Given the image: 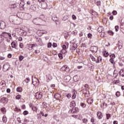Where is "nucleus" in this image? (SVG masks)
<instances>
[{"label": "nucleus", "mask_w": 124, "mask_h": 124, "mask_svg": "<svg viewBox=\"0 0 124 124\" xmlns=\"http://www.w3.org/2000/svg\"><path fill=\"white\" fill-rule=\"evenodd\" d=\"M43 96V94L41 92H37L35 94V97L36 99H41Z\"/></svg>", "instance_id": "7ed1b4c3"}, {"label": "nucleus", "mask_w": 124, "mask_h": 124, "mask_svg": "<svg viewBox=\"0 0 124 124\" xmlns=\"http://www.w3.org/2000/svg\"><path fill=\"white\" fill-rule=\"evenodd\" d=\"M66 97H67V98H68V99H69V98H71V94L70 93H68L66 95Z\"/></svg>", "instance_id": "a19ab883"}, {"label": "nucleus", "mask_w": 124, "mask_h": 124, "mask_svg": "<svg viewBox=\"0 0 124 124\" xmlns=\"http://www.w3.org/2000/svg\"><path fill=\"white\" fill-rule=\"evenodd\" d=\"M39 32H40L41 33H42L43 34H46L47 33V31L45 30H40L38 31Z\"/></svg>", "instance_id": "412c9836"}, {"label": "nucleus", "mask_w": 124, "mask_h": 124, "mask_svg": "<svg viewBox=\"0 0 124 124\" xmlns=\"http://www.w3.org/2000/svg\"><path fill=\"white\" fill-rule=\"evenodd\" d=\"M7 33H7V32H3L1 33V35L2 36H3L4 37H5V38H6V37H7V36H8V35Z\"/></svg>", "instance_id": "dca6fc26"}, {"label": "nucleus", "mask_w": 124, "mask_h": 124, "mask_svg": "<svg viewBox=\"0 0 124 124\" xmlns=\"http://www.w3.org/2000/svg\"><path fill=\"white\" fill-rule=\"evenodd\" d=\"M72 17L73 20H76V16L75 15H73Z\"/></svg>", "instance_id": "8fccbe9b"}, {"label": "nucleus", "mask_w": 124, "mask_h": 124, "mask_svg": "<svg viewBox=\"0 0 124 124\" xmlns=\"http://www.w3.org/2000/svg\"><path fill=\"white\" fill-rule=\"evenodd\" d=\"M116 31H119V26H116L115 27Z\"/></svg>", "instance_id": "3c124183"}, {"label": "nucleus", "mask_w": 124, "mask_h": 124, "mask_svg": "<svg viewBox=\"0 0 124 124\" xmlns=\"http://www.w3.org/2000/svg\"><path fill=\"white\" fill-rule=\"evenodd\" d=\"M12 48H16V43L13 41L11 43Z\"/></svg>", "instance_id": "aec40b11"}, {"label": "nucleus", "mask_w": 124, "mask_h": 124, "mask_svg": "<svg viewBox=\"0 0 124 124\" xmlns=\"http://www.w3.org/2000/svg\"><path fill=\"white\" fill-rule=\"evenodd\" d=\"M37 118L38 120H40V119H41V115L40 114V113L37 114Z\"/></svg>", "instance_id": "f704fd0d"}, {"label": "nucleus", "mask_w": 124, "mask_h": 124, "mask_svg": "<svg viewBox=\"0 0 124 124\" xmlns=\"http://www.w3.org/2000/svg\"><path fill=\"white\" fill-rule=\"evenodd\" d=\"M91 123H93L94 122V118L92 117L91 119Z\"/></svg>", "instance_id": "680f3d73"}, {"label": "nucleus", "mask_w": 124, "mask_h": 124, "mask_svg": "<svg viewBox=\"0 0 124 124\" xmlns=\"http://www.w3.org/2000/svg\"><path fill=\"white\" fill-rule=\"evenodd\" d=\"M43 20H42V19H41V18H39V17H37V18H35L33 19V23L35 24V25H40V23H42Z\"/></svg>", "instance_id": "f257e3e1"}, {"label": "nucleus", "mask_w": 124, "mask_h": 124, "mask_svg": "<svg viewBox=\"0 0 124 124\" xmlns=\"http://www.w3.org/2000/svg\"><path fill=\"white\" fill-rule=\"evenodd\" d=\"M116 95L118 97H119V96H120L121 95V94H120V92H117L116 93Z\"/></svg>", "instance_id": "37998d69"}, {"label": "nucleus", "mask_w": 124, "mask_h": 124, "mask_svg": "<svg viewBox=\"0 0 124 124\" xmlns=\"http://www.w3.org/2000/svg\"><path fill=\"white\" fill-rule=\"evenodd\" d=\"M67 66V65L63 66L62 67L61 69H62V70H63L64 71H65V69H66Z\"/></svg>", "instance_id": "4c0bfd02"}, {"label": "nucleus", "mask_w": 124, "mask_h": 124, "mask_svg": "<svg viewBox=\"0 0 124 124\" xmlns=\"http://www.w3.org/2000/svg\"><path fill=\"white\" fill-rule=\"evenodd\" d=\"M5 84H4V82L3 81H1V82H0V86H4Z\"/></svg>", "instance_id": "4d7b16f0"}, {"label": "nucleus", "mask_w": 124, "mask_h": 124, "mask_svg": "<svg viewBox=\"0 0 124 124\" xmlns=\"http://www.w3.org/2000/svg\"><path fill=\"white\" fill-rule=\"evenodd\" d=\"M30 9H31V10H33V11H34V10H35V8H34L33 5H31Z\"/></svg>", "instance_id": "ea45409f"}, {"label": "nucleus", "mask_w": 124, "mask_h": 124, "mask_svg": "<svg viewBox=\"0 0 124 124\" xmlns=\"http://www.w3.org/2000/svg\"><path fill=\"white\" fill-rule=\"evenodd\" d=\"M108 56H109V54H108V52L106 53V54L104 53V57H105L106 58H107Z\"/></svg>", "instance_id": "bf43d9fd"}, {"label": "nucleus", "mask_w": 124, "mask_h": 124, "mask_svg": "<svg viewBox=\"0 0 124 124\" xmlns=\"http://www.w3.org/2000/svg\"><path fill=\"white\" fill-rule=\"evenodd\" d=\"M8 35L9 36L10 39H12V37L11 36V33H7Z\"/></svg>", "instance_id": "de8ad7c7"}, {"label": "nucleus", "mask_w": 124, "mask_h": 124, "mask_svg": "<svg viewBox=\"0 0 124 124\" xmlns=\"http://www.w3.org/2000/svg\"><path fill=\"white\" fill-rule=\"evenodd\" d=\"M58 56L61 60H62V59H63V57H62V54L59 53Z\"/></svg>", "instance_id": "c756f323"}, {"label": "nucleus", "mask_w": 124, "mask_h": 124, "mask_svg": "<svg viewBox=\"0 0 124 124\" xmlns=\"http://www.w3.org/2000/svg\"><path fill=\"white\" fill-rule=\"evenodd\" d=\"M113 15H117V11H113L112 12Z\"/></svg>", "instance_id": "052dcab7"}, {"label": "nucleus", "mask_w": 124, "mask_h": 124, "mask_svg": "<svg viewBox=\"0 0 124 124\" xmlns=\"http://www.w3.org/2000/svg\"><path fill=\"white\" fill-rule=\"evenodd\" d=\"M32 110H33V111H35V112H36L37 111V108H36V107L34 106L32 108Z\"/></svg>", "instance_id": "72a5a7b5"}, {"label": "nucleus", "mask_w": 124, "mask_h": 124, "mask_svg": "<svg viewBox=\"0 0 124 124\" xmlns=\"http://www.w3.org/2000/svg\"><path fill=\"white\" fill-rule=\"evenodd\" d=\"M102 61V57H101V56H99L97 57L95 62L96 63H99V62H101Z\"/></svg>", "instance_id": "9b49d317"}, {"label": "nucleus", "mask_w": 124, "mask_h": 124, "mask_svg": "<svg viewBox=\"0 0 124 124\" xmlns=\"http://www.w3.org/2000/svg\"><path fill=\"white\" fill-rule=\"evenodd\" d=\"M72 98H73V99H75L76 98V92H75L73 93Z\"/></svg>", "instance_id": "cd10ccee"}, {"label": "nucleus", "mask_w": 124, "mask_h": 124, "mask_svg": "<svg viewBox=\"0 0 124 124\" xmlns=\"http://www.w3.org/2000/svg\"><path fill=\"white\" fill-rule=\"evenodd\" d=\"M12 57V54H8V58H11Z\"/></svg>", "instance_id": "338daca9"}, {"label": "nucleus", "mask_w": 124, "mask_h": 124, "mask_svg": "<svg viewBox=\"0 0 124 124\" xmlns=\"http://www.w3.org/2000/svg\"><path fill=\"white\" fill-rule=\"evenodd\" d=\"M83 123L84 124H87L88 123V119H86V118H84L82 120Z\"/></svg>", "instance_id": "a878e982"}, {"label": "nucleus", "mask_w": 124, "mask_h": 124, "mask_svg": "<svg viewBox=\"0 0 124 124\" xmlns=\"http://www.w3.org/2000/svg\"><path fill=\"white\" fill-rule=\"evenodd\" d=\"M120 75L122 77H124V69H123L119 72Z\"/></svg>", "instance_id": "f3484780"}, {"label": "nucleus", "mask_w": 124, "mask_h": 124, "mask_svg": "<svg viewBox=\"0 0 124 124\" xmlns=\"http://www.w3.org/2000/svg\"><path fill=\"white\" fill-rule=\"evenodd\" d=\"M10 68V65L8 63H5L3 66V71H7Z\"/></svg>", "instance_id": "20e7f679"}, {"label": "nucleus", "mask_w": 124, "mask_h": 124, "mask_svg": "<svg viewBox=\"0 0 124 124\" xmlns=\"http://www.w3.org/2000/svg\"><path fill=\"white\" fill-rule=\"evenodd\" d=\"M113 19H114V16H110L109 17V20L112 21L113 20Z\"/></svg>", "instance_id": "13d9d810"}, {"label": "nucleus", "mask_w": 124, "mask_h": 124, "mask_svg": "<svg viewBox=\"0 0 124 124\" xmlns=\"http://www.w3.org/2000/svg\"><path fill=\"white\" fill-rule=\"evenodd\" d=\"M106 117H107V120H109L110 119V118L111 117V114H107Z\"/></svg>", "instance_id": "c85d7f7f"}, {"label": "nucleus", "mask_w": 124, "mask_h": 124, "mask_svg": "<svg viewBox=\"0 0 124 124\" xmlns=\"http://www.w3.org/2000/svg\"><path fill=\"white\" fill-rule=\"evenodd\" d=\"M64 79L66 82H69L71 80V77L69 76H67L64 77Z\"/></svg>", "instance_id": "ddd939ff"}, {"label": "nucleus", "mask_w": 124, "mask_h": 124, "mask_svg": "<svg viewBox=\"0 0 124 124\" xmlns=\"http://www.w3.org/2000/svg\"><path fill=\"white\" fill-rule=\"evenodd\" d=\"M0 110L2 112V113H3V114H5V112H6L5 108H1Z\"/></svg>", "instance_id": "393cba45"}, {"label": "nucleus", "mask_w": 124, "mask_h": 124, "mask_svg": "<svg viewBox=\"0 0 124 124\" xmlns=\"http://www.w3.org/2000/svg\"><path fill=\"white\" fill-rule=\"evenodd\" d=\"M52 20H53V21H57L58 20V17H57V16H54L52 17Z\"/></svg>", "instance_id": "c9c22d12"}, {"label": "nucleus", "mask_w": 124, "mask_h": 124, "mask_svg": "<svg viewBox=\"0 0 124 124\" xmlns=\"http://www.w3.org/2000/svg\"><path fill=\"white\" fill-rule=\"evenodd\" d=\"M110 57L111 59H115V54H112L111 55H110Z\"/></svg>", "instance_id": "c03bdc74"}, {"label": "nucleus", "mask_w": 124, "mask_h": 124, "mask_svg": "<svg viewBox=\"0 0 124 124\" xmlns=\"http://www.w3.org/2000/svg\"><path fill=\"white\" fill-rule=\"evenodd\" d=\"M103 31V28H102V27H99L97 29V31H98V32H99L100 33L101 32H102Z\"/></svg>", "instance_id": "6ab92c4d"}, {"label": "nucleus", "mask_w": 124, "mask_h": 124, "mask_svg": "<svg viewBox=\"0 0 124 124\" xmlns=\"http://www.w3.org/2000/svg\"><path fill=\"white\" fill-rule=\"evenodd\" d=\"M24 57L23 56V55H20L19 57V60L20 62H22V60H24Z\"/></svg>", "instance_id": "2f4dec72"}, {"label": "nucleus", "mask_w": 124, "mask_h": 124, "mask_svg": "<svg viewBox=\"0 0 124 124\" xmlns=\"http://www.w3.org/2000/svg\"><path fill=\"white\" fill-rule=\"evenodd\" d=\"M77 112H78V108H73L69 111V113H72V114H75V113H77Z\"/></svg>", "instance_id": "6e6552de"}, {"label": "nucleus", "mask_w": 124, "mask_h": 124, "mask_svg": "<svg viewBox=\"0 0 124 124\" xmlns=\"http://www.w3.org/2000/svg\"><path fill=\"white\" fill-rule=\"evenodd\" d=\"M118 45L119 49H122L123 46H121V44H120V43H119L118 44Z\"/></svg>", "instance_id": "09e8293b"}, {"label": "nucleus", "mask_w": 124, "mask_h": 124, "mask_svg": "<svg viewBox=\"0 0 124 124\" xmlns=\"http://www.w3.org/2000/svg\"><path fill=\"white\" fill-rule=\"evenodd\" d=\"M16 91L18 93H22V88L21 87H17L16 89Z\"/></svg>", "instance_id": "b1692460"}, {"label": "nucleus", "mask_w": 124, "mask_h": 124, "mask_svg": "<svg viewBox=\"0 0 124 124\" xmlns=\"http://www.w3.org/2000/svg\"><path fill=\"white\" fill-rule=\"evenodd\" d=\"M92 36H93V35H92V34L91 33H89L88 34V38H92Z\"/></svg>", "instance_id": "49530a36"}, {"label": "nucleus", "mask_w": 124, "mask_h": 124, "mask_svg": "<svg viewBox=\"0 0 124 124\" xmlns=\"http://www.w3.org/2000/svg\"><path fill=\"white\" fill-rule=\"evenodd\" d=\"M62 51H63V50H65V49H66V46H65V45H63V46H62Z\"/></svg>", "instance_id": "5fc2aeb1"}, {"label": "nucleus", "mask_w": 124, "mask_h": 124, "mask_svg": "<svg viewBox=\"0 0 124 124\" xmlns=\"http://www.w3.org/2000/svg\"><path fill=\"white\" fill-rule=\"evenodd\" d=\"M65 71L66 72H69V71H70V69H69V68L68 67H67H67H66V69L65 70Z\"/></svg>", "instance_id": "e433bc0d"}, {"label": "nucleus", "mask_w": 124, "mask_h": 124, "mask_svg": "<svg viewBox=\"0 0 124 124\" xmlns=\"http://www.w3.org/2000/svg\"><path fill=\"white\" fill-rule=\"evenodd\" d=\"M108 34H109V35H114V33L111 31H108Z\"/></svg>", "instance_id": "473e14b6"}, {"label": "nucleus", "mask_w": 124, "mask_h": 124, "mask_svg": "<svg viewBox=\"0 0 124 124\" xmlns=\"http://www.w3.org/2000/svg\"><path fill=\"white\" fill-rule=\"evenodd\" d=\"M2 121L3 123H6V122H7V118H6V116H3Z\"/></svg>", "instance_id": "5701e85b"}, {"label": "nucleus", "mask_w": 124, "mask_h": 124, "mask_svg": "<svg viewBox=\"0 0 124 124\" xmlns=\"http://www.w3.org/2000/svg\"><path fill=\"white\" fill-rule=\"evenodd\" d=\"M91 52H93L94 54H95L96 52H97V50H98V47L96 46H92L90 47Z\"/></svg>", "instance_id": "39448f33"}, {"label": "nucleus", "mask_w": 124, "mask_h": 124, "mask_svg": "<svg viewBox=\"0 0 124 124\" xmlns=\"http://www.w3.org/2000/svg\"><path fill=\"white\" fill-rule=\"evenodd\" d=\"M0 101L1 103H3V104H6V103L8 102V99L6 97H3L0 99Z\"/></svg>", "instance_id": "0eeeda50"}, {"label": "nucleus", "mask_w": 124, "mask_h": 124, "mask_svg": "<svg viewBox=\"0 0 124 124\" xmlns=\"http://www.w3.org/2000/svg\"><path fill=\"white\" fill-rule=\"evenodd\" d=\"M13 23L14 25H21L22 24V19L20 18H15L13 20Z\"/></svg>", "instance_id": "f03ea898"}, {"label": "nucleus", "mask_w": 124, "mask_h": 124, "mask_svg": "<svg viewBox=\"0 0 124 124\" xmlns=\"http://www.w3.org/2000/svg\"><path fill=\"white\" fill-rule=\"evenodd\" d=\"M113 124H118V121H114L113 122Z\"/></svg>", "instance_id": "774afa93"}, {"label": "nucleus", "mask_w": 124, "mask_h": 124, "mask_svg": "<svg viewBox=\"0 0 124 124\" xmlns=\"http://www.w3.org/2000/svg\"><path fill=\"white\" fill-rule=\"evenodd\" d=\"M5 27H6V24H5V22H4L3 21L0 20V29L3 30V29H5Z\"/></svg>", "instance_id": "423d86ee"}, {"label": "nucleus", "mask_w": 124, "mask_h": 124, "mask_svg": "<svg viewBox=\"0 0 124 124\" xmlns=\"http://www.w3.org/2000/svg\"><path fill=\"white\" fill-rule=\"evenodd\" d=\"M84 87L85 89H88V88H89V85L88 84H86L84 85Z\"/></svg>", "instance_id": "6e6d98bb"}, {"label": "nucleus", "mask_w": 124, "mask_h": 124, "mask_svg": "<svg viewBox=\"0 0 124 124\" xmlns=\"http://www.w3.org/2000/svg\"><path fill=\"white\" fill-rule=\"evenodd\" d=\"M97 117H98V119H99V120H101V119H102V117H103V115L102 114V113L100 111H98L97 112Z\"/></svg>", "instance_id": "9d476101"}, {"label": "nucleus", "mask_w": 124, "mask_h": 124, "mask_svg": "<svg viewBox=\"0 0 124 124\" xmlns=\"http://www.w3.org/2000/svg\"><path fill=\"white\" fill-rule=\"evenodd\" d=\"M40 114L42 116V117H44V113L42 111H40Z\"/></svg>", "instance_id": "0e129e2a"}, {"label": "nucleus", "mask_w": 124, "mask_h": 124, "mask_svg": "<svg viewBox=\"0 0 124 124\" xmlns=\"http://www.w3.org/2000/svg\"><path fill=\"white\" fill-rule=\"evenodd\" d=\"M28 114H29V111L27 110H25L23 112V115H24V116L28 115Z\"/></svg>", "instance_id": "79ce46f5"}, {"label": "nucleus", "mask_w": 124, "mask_h": 124, "mask_svg": "<svg viewBox=\"0 0 124 124\" xmlns=\"http://www.w3.org/2000/svg\"><path fill=\"white\" fill-rule=\"evenodd\" d=\"M68 19V16H65L62 18L63 21H65L66 20H67Z\"/></svg>", "instance_id": "7c9ffc66"}, {"label": "nucleus", "mask_w": 124, "mask_h": 124, "mask_svg": "<svg viewBox=\"0 0 124 124\" xmlns=\"http://www.w3.org/2000/svg\"><path fill=\"white\" fill-rule=\"evenodd\" d=\"M37 44H33L32 45H31L30 46V47H31V49H33V48H34V47H37Z\"/></svg>", "instance_id": "4be33fe9"}, {"label": "nucleus", "mask_w": 124, "mask_h": 124, "mask_svg": "<svg viewBox=\"0 0 124 124\" xmlns=\"http://www.w3.org/2000/svg\"><path fill=\"white\" fill-rule=\"evenodd\" d=\"M76 105V104H75V101H72L70 103V107H72V106H75Z\"/></svg>", "instance_id": "a211bd4d"}, {"label": "nucleus", "mask_w": 124, "mask_h": 124, "mask_svg": "<svg viewBox=\"0 0 124 124\" xmlns=\"http://www.w3.org/2000/svg\"><path fill=\"white\" fill-rule=\"evenodd\" d=\"M21 98V95H18L16 96V99H20Z\"/></svg>", "instance_id": "603ef678"}, {"label": "nucleus", "mask_w": 124, "mask_h": 124, "mask_svg": "<svg viewBox=\"0 0 124 124\" xmlns=\"http://www.w3.org/2000/svg\"><path fill=\"white\" fill-rule=\"evenodd\" d=\"M64 102H65V103H68V102H69V99H65L63 100Z\"/></svg>", "instance_id": "a18cd8bd"}, {"label": "nucleus", "mask_w": 124, "mask_h": 124, "mask_svg": "<svg viewBox=\"0 0 124 124\" xmlns=\"http://www.w3.org/2000/svg\"><path fill=\"white\" fill-rule=\"evenodd\" d=\"M93 101V100L92 98H89L87 99V103L88 104H92Z\"/></svg>", "instance_id": "2eb2a0df"}, {"label": "nucleus", "mask_w": 124, "mask_h": 124, "mask_svg": "<svg viewBox=\"0 0 124 124\" xmlns=\"http://www.w3.org/2000/svg\"><path fill=\"white\" fill-rule=\"evenodd\" d=\"M47 46H48V48H50L52 46V44L51 43H48L47 45Z\"/></svg>", "instance_id": "e2e57ef3"}, {"label": "nucleus", "mask_w": 124, "mask_h": 124, "mask_svg": "<svg viewBox=\"0 0 124 124\" xmlns=\"http://www.w3.org/2000/svg\"><path fill=\"white\" fill-rule=\"evenodd\" d=\"M31 80V79H30V78H26V79L25 80H24L23 82H25L26 83H29V82H30V81Z\"/></svg>", "instance_id": "bb28decb"}, {"label": "nucleus", "mask_w": 124, "mask_h": 124, "mask_svg": "<svg viewBox=\"0 0 124 124\" xmlns=\"http://www.w3.org/2000/svg\"><path fill=\"white\" fill-rule=\"evenodd\" d=\"M90 60L91 61H92V62H96V59L93 56V55L90 54Z\"/></svg>", "instance_id": "4468645a"}, {"label": "nucleus", "mask_w": 124, "mask_h": 124, "mask_svg": "<svg viewBox=\"0 0 124 124\" xmlns=\"http://www.w3.org/2000/svg\"><path fill=\"white\" fill-rule=\"evenodd\" d=\"M81 106L82 107H86V105L85 104L83 103H81Z\"/></svg>", "instance_id": "69168bd1"}, {"label": "nucleus", "mask_w": 124, "mask_h": 124, "mask_svg": "<svg viewBox=\"0 0 124 124\" xmlns=\"http://www.w3.org/2000/svg\"><path fill=\"white\" fill-rule=\"evenodd\" d=\"M47 7H48V6L47 5V3L44 2L42 4V8H43V9H46Z\"/></svg>", "instance_id": "f8f14e48"}, {"label": "nucleus", "mask_w": 124, "mask_h": 124, "mask_svg": "<svg viewBox=\"0 0 124 124\" xmlns=\"http://www.w3.org/2000/svg\"><path fill=\"white\" fill-rule=\"evenodd\" d=\"M77 46L76 45H73L72 46V50H76V48H77V46Z\"/></svg>", "instance_id": "58836bf2"}, {"label": "nucleus", "mask_w": 124, "mask_h": 124, "mask_svg": "<svg viewBox=\"0 0 124 124\" xmlns=\"http://www.w3.org/2000/svg\"><path fill=\"white\" fill-rule=\"evenodd\" d=\"M52 46L54 48H56V47H57V44L53 43Z\"/></svg>", "instance_id": "864d4df0"}, {"label": "nucleus", "mask_w": 124, "mask_h": 124, "mask_svg": "<svg viewBox=\"0 0 124 124\" xmlns=\"http://www.w3.org/2000/svg\"><path fill=\"white\" fill-rule=\"evenodd\" d=\"M54 98H55V99H57V100H59L62 98V95L59 93H56L54 95Z\"/></svg>", "instance_id": "1a4fd4ad"}]
</instances>
